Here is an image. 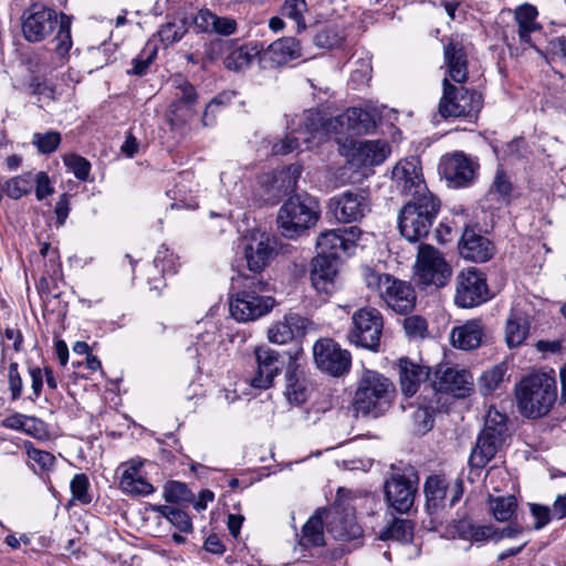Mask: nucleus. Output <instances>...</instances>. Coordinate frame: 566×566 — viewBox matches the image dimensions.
<instances>
[{"label": "nucleus", "mask_w": 566, "mask_h": 566, "mask_svg": "<svg viewBox=\"0 0 566 566\" xmlns=\"http://www.w3.org/2000/svg\"><path fill=\"white\" fill-rule=\"evenodd\" d=\"M157 55L156 46L147 45L133 61L132 70H128V74L142 76L146 74L148 67L154 62Z\"/></svg>", "instance_id": "603ef678"}, {"label": "nucleus", "mask_w": 566, "mask_h": 566, "mask_svg": "<svg viewBox=\"0 0 566 566\" xmlns=\"http://www.w3.org/2000/svg\"><path fill=\"white\" fill-rule=\"evenodd\" d=\"M174 101L170 103L166 118L172 129L181 128L195 118L197 92L186 78L178 76L172 80Z\"/></svg>", "instance_id": "4468645a"}, {"label": "nucleus", "mask_w": 566, "mask_h": 566, "mask_svg": "<svg viewBox=\"0 0 566 566\" xmlns=\"http://www.w3.org/2000/svg\"><path fill=\"white\" fill-rule=\"evenodd\" d=\"M64 164L77 179L83 181L87 179L91 170V164L85 158L75 154H70L64 157Z\"/></svg>", "instance_id": "4d7b16f0"}, {"label": "nucleus", "mask_w": 566, "mask_h": 566, "mask_svg": "<svg viewBox=\"0 0 566 566\" xmlns=\"http://www.w3.org/2000/svg\"><path fill=\"white\" fill-rule=\"evenodd\" d=\"M33 187V172L27 171L6 180L2 185L3 192L11 199L18 200L29 195Z\"/></svg>", "instance_id": "37998d69"}, {"label": "nucleus", "mask_w": 566, "mask_h": 566, "mask_svg": "<svg viewBox=\"0 0 566 566\" xmlns=\"http://www.w3.org/2000/svg\"><path fill=\"white\" fill-rule=\"evenodd\" d=\"M306 11L307 4L305 0H284L281 7L282 15L293 20L296 23L297 31H302L306 28L304 19Z\"/></svg>", "instance_id": "de8ad7c7"}, {"label": "nucleus", "mask_w": 566, "mask_h": 566, "mask_svg": "<svg viewBox=\"0 0 566 566\" xmlns=\"http://www.w3.org/2000/svg\"><path fill=\"white\" fill-rule=\"evenodd\" d=\"M459 250L464 259L473 262H485L494 252L492 242L470 227H467L462 233Z\"/></svg>", "instance_id": "c756f323"}, {"label": "nucleus", "mask_w": 566, "mask_h": 566, "mask_svg": "<svg viewBox=\"0 0 566 566\" xmlns=\"http://www.w3.org/2000/svg\"><path fill=\"white\" fill-rule=\"evenodd\" d=\"M505 438L499 432L490 433L489 429L482 430L478 436L475 447L471 451L470 465L478 469L484 468L494 458Z\"/></svg>", "instance_id": "473e14b6"}, {"label": "nucleus", "mask_w": 566, "mask_h": 566, "mask_svg": "<svg viewBox=\"0 0 566 566\" xmlns=\"http://www.w3.org/2000/svg\"><path fill=\"white\" fill-rule=\"evenodd\" d=\"M528 321L524 313L512 308L506 322L505 339L510 347L521 345L528 334Z\"/></svg>", "instance_id": "4c0bfd02"}, {"label": "nucleus", "mask_w": 566, "mask_h": 566, "mask_svg": "<svg viewBox=\"0 0 566 566\" xmlns=\"http://www.w3.org/2000/svg\"><path fill=\"white\" fill-rule=\"evenodd\" d=\"M316 366L331 376L339 377L350 369L352 355L331 338L318 339L313 346Z\"/></svg>", "instance_id": "a211bd4d"}, {"label": "nucleus", "mask_w": 566, "mask_h": 566, "mask_svg": "<svg viewBox=\"0 0 566 566\" xmlns=\"http://www.w3.org/2000/svg\"><path fill=\"white\" fill-rule=\"evenodd\" d=\"M444 65L447 67L448 80L457 83H465L469 76L468 53L462 43L458 39H450L443 49Z\"/></svg>", "instance_id": "bb28decb"}, {"label": "nucleus", "mask_w": 566, "mask_h": 566, "mask_svg": "<svg viewBox=\"0 0 566 566\" xmlns=\"http://www.w3.org/2000/svg\"><path fill=\"white\" fill-rule=\"evenodd\" d=\"M392 181L397 190L402 196L409 197L410 201L433 196L427 188L418 157L400 160L392 169Z\"/></svg>", "instance_id": "ddd939ff"}, {"label": "nucleus", "mask_w": 566, "mask_h": 566, "mask_svg": "<svg viewBox=\"0 0 566 566\" xmlns=\"http://www.w3.org/2000/svg\"><path fill=\"white\" fill-rule=\"evenodd\" d=\"M479 164L476 159L462 151L447 154L441 157L439 172L453 188H463L473 182Z\"/></svg>", "instance_id": "6ab92c4d"}, {"label": "nucleus", "mask_w": 566, "mask_h": 566, "mask_svg": "<svg viewBox=\"0 0 566 566\" xmlns=\"http://www.w3.org/2000/svg\"><path fill=\"white\" fill-rule=\"evenodd\" d=\"M234 95L235 94L233 92L226 91L213 97L205 108L201 119L203 126L213 125V118H210V111L213 108L224 109L231 103Z\"/></svg>", "instance_id": "6e6d98bb"}, {"label": "nucleus", "mask_w": 566, "mask_h": 566, "mask_svg": "<svg viewBox=\"0 0 566 566\" xmlns=\"http://www.w3.org/2000/svg\"><path fill=\"white\" fill-rule=\"evenodd\" d=\"M489 510L497 522H509L517 509V501L514 495L489 496Z\"/></svg>", "instance_id": "a19ab883"}, {"label": "nucleus", "mask_w": 566, "mask_h": 566, "mask_svg": "<svg viewBox=\"0 0 566 566\" xmlns=\"http://www.w3.org/2000/svg\"><path fill=\"white\" fill-rule=\"evenodd\" d=\"M382 328L381 313L374 307H361L352 316L347 339L358 347L376 352L380 345Z\"/></svg>", "instance_id": "1a4fd4ad"}, {"label": "nucleus", "mask_w": 566, "mask_h": 566, "mask_svg": "<svg viewBox=\"0 0 566 566\" xmlns=\"http://www.w3.org/2000/svg\"><path fill=\"white\" fill-rule=\"evenodd\" d=\"M216 15L217 14L209 9H201L196 14L193 23L199 31L211 33Z\"/></svg>", "instance_id": "338daca9"}, {"label": "nucleus", "mask_w": 566, "mask_h": 566, "mask_svg": "<svg viewBox=\"0 0 566 566\" xmlns=\"http://www.w3.org/2000/svg\"><path fill=\"white\" fill-rule=\"evenodd\" d=\"M381 112L376 107L363 109L349 107L343 114L325 119L317 109H305L292 119L293 130L312 138L324 134H368L376 126Z\"/></svg>", "instance_id": "f257e3e1"}, {"label": "nucleus", "mask_w": 566, "mask_h": 566, "mask_svg": "<svg viewBox=\"0 0 566 566\" xmlns=\"http://www.w3.org/2000/svg\"><path fill=\"white\" fill-rule=\"evenodd\" d=\"M238 28L237 21L229 17H219L216 15L213 22V29L211 33H217L220 35H232L235 33Z\"/></svg>", "instance_id": "69168bd1"}, {"label": "nucleus", "mask_w": 566, "mask_h": 566, "mask_svg": "<svg viewBox=\"0 0 566 566\" xmlns=\"http://www.w3.org/2000/svg\"><path fill=\"white\" fill-rule=\"evenodd\" d=\"M57 14L53 9L34 3L22 14V33L28 42H41L50 35L56 25Z\"/></svg>", "instance_id": "aec40b11"}, {"label": "nucleus", "mask_w": 566, "mask_h": 566, "mask_svg": "<svg viewBox=\"0 0 566 566\" xmlns=\"http://www.w3.org/2000/svg\"><path fill=\"white\" fill-rule=\"evenodd\" d=\"M258 54L255 48L243 44L231 50L224 57L223 64L226 69L240 72L249 67Z\"/></svg>", "instance_id": "ea45409f"}, {"label": "nucleus", "mask_w": 566, "mask_h": 566, "mask_svg": "<svg viewBox=\"0 0 566 566\" xmlns=\"http://www.w3.org/2000/svg\"><path fill=\"white\" fill-rule=\"evenodd\" d=\"M332 536L343 543H352L353 548L363 544V528L357 524L352 513H337L329 522L328 527Z\"/></svg>", "instance_id": "2f4dec72"}, {"label": "nucleus", "mask_w": 566, "mask_h": 566, "mask_svg": "<svg viewBox=\"0 0 566 566\" xmlns=\"http://www.w3.org/2000/svg\"><path fill=\"white\" fill-rule=\"evenodd\" d=\"M442 85L443 95L439 103V112L442 117L476 118L483 105V97L479 92L455 87L450 84L448 77L443 78Z\"/></svg>", "instance_id": "9d476101"}, {"label": "nucleus", "mask_w": 566, "mask_h": 566, "mask_svg": "<svg viewBox=\"0 0 566 566\" xmlns=\"http://www.w3.org/2000/svg\"><path fill=\"white\" fill-rule=\"evenodd\" d=\"M29 88L33 95H36L40 98L55 101L56 98H59V96L62 95L61 90H57L55 85L45 80H32L29 84Z\"/></svg>", "instance_id": "864d4df0"}, {"label": "nucleus", "mask_w": 566, "mask_h": 566, "mask_svg": "<svg viewBox=\"0 0 566 566\" xmlns=\"http://www.w3.org/2000/svg\"><path fill=\"white\" fill-rule=\"evenodd\" d=\"M33 186L35 198L39 201H42L54 193L53 182L45 171H39L35 175L33 174Z\"/></svg>", "instance_id": "052dcab7"}, {"label": "nucleus", "mask_w": 566, "mask_h": 566, "mask_svg": "<svg viewBox=\"0 0 566 566\" xmlns=\"http://www.w3.org/2000/svg\"><path fill=\"white\" fill-rule=\"evenodd\" d=\"M308 325V319L297 313H287L281 319L272 323L268 329L270 343L283 345L292 339L303 336Z\"/></svg>", "instance_id": "a878e982"}, {"label": "nucleus", "mask_w": 566, "mask_h": 566, "mask_svg": "<svg viewBox=\"0 0 566 566\" xmlns=\"http://www.w3.org/2000/svg\"><path fill=\"white\" fill-rule=\"evenodd\" d=\"M339 153L356 168L381 164L390 154L389 144H339Z\"/></svg>", "instance_id": "5701e85b"}, {"label": "nucleus", "mask_w": 566, "mask_h": 566, "mask_svg": "<svg viewBox=\"0 0 566 566\" xmlns=\"http://www.w3.org/2000/svg\"><path fill=\"white\" fill-rule=\"evenodd\" d=\"M254 356L256 373L251 379V386L259 389H268L281 371L280 355L268 346H260L255 348Z\"/></svg>", "instance_id": "393cba45"}, {"label": "nucleus", "mask_w": 566, "mask_h": 566, "mask_svg": "<svg viewBox=\"0 0 566 566\" xmlns=\"http://www.w3.org/2000/svg\"><path fill=\"white\" fill-rule=\"evenodd\" d=\"M328 210L338 222H358L370 211V202L363 191L346 190L328 200Z\"/></svg>", "instance_id": "f3484780"}, {"label": "nucleus", "mask_w": 566, "mask_h": 566, "mask_svg": "<svg viewBox=\"0 0 566 566\" xmlns=\"http://www.w3.org/2000/svg\"><path fill=\"white\" fill-rule=\"evenodd\" d=\"M419 475L417 470L408 465L395 472L385 483V496L389 507L398 513H408L415 503L418 492Z\"/></svg>", "instance_id": "9b49d317"}, {"label": "nucleus", "mask_w": 566, "mask_h": 566, "mask_svg": "<svg viewBox=\"0 0 566 566\" xmlns=\"http://www.w3.org/2000/svg\"><path fill=\"white\" fill-rule=\"evenodd\" d=\"M396 388L382 374L365 369L357 382L353 405L357 412L378 418L392 405Z\"/></svg>", "instance_id": "7ed1b4c3"}, {"label": "nucleus", "mask_w": 566, "mask_h": 566, "mask_svg": "<svg viewBox=\"0 0 566 566\" xmlns=\"http://www.w3.org/2000/svg\"><path fill=\"white\" fill-rule=\"evenodd\" d=\"M381 541H397L409 543L413 538V524L406 518H392V521L379 533Z\"/></svg>", "instance_id": "58836bf2"}, {"label": "nucleus", "mask_w": 566, "mask_h": 566, "mask_svg": "<svg viewBox=\"0 0 566 566\" xmlns=\"http://www.w3.org/2000/svg\"><path fill=\"white\" fill-rule=\"evenodd\" d=\"M324 514H326L325 510L316 511L302 527L297 548L304 558H319L331 562L340 558L345 552L349 551V548L325 549Z\"/></svg>", "instance_id": "6e6552de"}, {"label": "nucleus", "mask_w": 566, "mask_h": 566, "mask_svg": "<svg viewBox=\"0 0 566 566\" xmlns=\"http://www.w3.org/2000/svg\"><path fill=\"white\" fill-rule=\"evenodd\" d=\"M24 448L25 453L31 461V468L35 473L48 472L54 468L56 459L52 453L34 448L31 442L24 443Z\"/></svg>", "instance_id": "a18cd8bd"}, {"label": "nucleus", "mask_w": 566, "mask_h": 566, "mask_svg": "<svg viewBox=\"0 0 566 566\" xmlns=\"http://www.w3.org/2000/svg\"><path fill=\"white\" fill-rule=\"evenodd\" d=\"M287 399L291 402L301 405L306 400L304 385L296 378L294 373L286 374V391Z\"/></svg>", "instance_id": "13d9d810"}, {"label": "nucleus", "mask_w": 566, "mask_h": 566, "mask_svg": "<svg viewBox=\"0 0 566 566\" xmlns=\"http://www.w3.org/2000/svg\"><path fill=\"white\" fill-rule=\"evenodd\" d=\"M168 252V249L159 250L154 259V264L163 273H176L177 268L175 265L174 254H169Z\"/></svg>", "instance_id": "774afa93"}, {"label": "nucleus", "mask_w": 566, "mask_h": 566, "mask_svg": "<svg viewBox=\"0 0 566 566\" xmlns=\"http://www.w3.org/2000/svg\"><path fill=\"white\" fill-rule=\"evenodd\" d=\"M459 536L463 539L473 542H494L495 526L489 525H475L469 521H459L457 525Z\"/></svg>", "instance_id": "79ce46f5"}, {"label": "nucleus", "mask_w": 566, "mask_h": 566, "mask_svg": "<svg viewBox=\"0 0 566 566\" xmlns=\"http://www.w3.org/2000/svg\"><path fill=\"white\" fill-rule=\"evenodd\" d=\"M438 381L436 387L454 397H465L472 390L473 378L465 369L446 368L437 373Z\"/></svg>", "instance_id": "7c9ffc66"}, {"label": "nucleus", "mask_w": 566, "mask_h": 566, "mask_svg": "<svg viewBox=\"0 0 566 566\" xmlns=\"http://www.w3.org/2000/svg\"><path fill=\"white\" fill-rule=\"evenodd\" d=\"M153 510L163 515L170 524H172L180 532H192L191 518L185 511H181L169 505L154 506Z\"/></svg>", "instance_id": "c03bdc74"}, {"label": "nucleus", "mask_w": 566, "mask_h": 566, "mask_svg": "<svg viewBox=\"0 0 566 566\" xmlns=\"http://www.w3.org/2000/svg\"><path fill=\"white\" fill-rule=\"evenodd\" d=\"M300 175L301 170L298 167L289 166L279 172V175L275 177V182H279L281 180L282 185L279 186V189L282 192L286 193L295 189Z\"/></svg>", "instance_id": "680f3d73"}, {"label": "nucleus", "mask_w": 566, "mask_h": 566, "mask_svg": "<svg viewBox=\"0 0 566 566\" xmlns=\"http://www.w3.org/2000/svg\"><path fill=\"white\" fill-rule=\"evenodd\" d=\"M53 52L43 51L36 55V70L39 72H52L63 66L69 60V53L73 45L71 36V19L62 14L60 27L54 38Z\"/></svg>", "instance_id": "4be33fe9"}, {"label": "nucleus", "mask_w": 566, "mask_h": 566, "mask_svg": "<svg viewBox=\"0 0 566 566\" xmlns=\"http://www.w3.org/2000/svg\"><path fill=\"white\" fill-rule=\"evenodd\" d=\"M506 374V366L503 364L495 365L485 370L479 378V388L482 395H491L502 382Z\"/></svg>", "instance_id": "49530a36"}, {"label": "nucleus", "mask_w": 566, "mask_h": 566, "mask_svg": "<svg viewBox=\"0 0 566 566\" xmlns=\"http://www.w3.org/2000/svg\"><path fill=\"white\" fill-rule=\"evenodd\" d=\"M139 465L140 464L133 463L124 470L119 480V485L122 491L125 493L143 496L149 495L155 491V489L139 474Z\"/></svg>", "instance_id": "e433bc0d"}, {"label": "nucleus", "mask_w": 566, "mask_h": 566, "mask_svg": "<svg viewBox=\"0 0 566 566\" xmlns=\"http://www.w3.org/2000/svg\"><path fill=\"white\" fill-rule=\"evenodd\" d=\"M513 190L512 182L505 171L499 168L495 172L494 180L490 186L488 191V196L491 198H496L502 201H507L510 199L511 192Z\"/></svg>", "instance_id": "09e8293b"}, {"label": "nucleus", "mask_w": 566, "mask_h": 566, "mask_svg": "<svg viewBox=\"0 0 566 566\" xmlns=\"http://www.w3.org/2000/svg\"><path fill=\"white\" fill-rule=\"evenodd\" d=\"M426 505L430 514H436L446 507H453L463 494V483L457 480L452 485L439 475H430L424 482Z\"/></svg>", "instance_id": "412c9836"}, {"label": "nucleus", "mask_w": 566, "mask_h": 566, "mask_svg": "<svg viewBox=\"0 0 566 566\" xmlns=\"http://www.w3.org/2000/svg\"><path fill=\"white\" fill-rule=\"evenodd\" d=\"M8 385L11 392V400H18L22 396L23 380L19 373L18 363H11L8 368Z\"/></svg>", "instance_id": "e2e57ef3"}, {"label": "nucleus", "mask_w": 566, "mask_h": 566, "mask_svg": "<svg viewBox=\"0 0 566 566\" xmlns=\"http://www.w3.org/2000/svg\"><path fill=\"white\" fill-rule=\"evenodd\" d=\"M440 208L434 196L422 197L418 201L407 202L399 214L400 233L410 242H417L427 237Z\"/></svg>", "instance_id": "0eeeda50"}, {"label": "nucleus", "mask_w": 566, "mask_h": 566, "mask_svg": "<svg viewBox=\"0 0 566 566\" xmlns=\"http://www.w3.org/2000/svg\"><path fill=\"white\" fill-rule=\"evenodd\" d=\"M452 271L442 253L434 247L421 244L418 250L415 264V275L419 284L423 286H444Z\"/></svg>", "instance_id": "f8f14e48"}, {"label": "nucleus", "mask_w": 566, "mask_h": 566, "mask_svg": "<svg viewBox=\"0 0 566 566\" xmlns=\"http://www.w3.org/2000/svg\"><path fill=\"white\" fill-rule=\"evenodd\" d=\"M429 376V369L408 358L399 360V380L405 396H413Z\"/></svg>", "instance_id": "f704fd0d"}, {"label": "nucleus", "mask_w": 566, "mask_h": 566, "mask_svg": "<svg viewBox=\"0 0 566 566\" xmlns=\"http://www.w3.org/2000/svg\"><path fill=\"white\" fill-rule=\"evenodd\" d=\"M302 56L300 41L286 36L271 43L262 53L261 61L265 66L275 67L289 63Z\"/></svg>", "instance_id": "c85d7f7f"}, {"label": "nucleus", "mask_w": 566, "mask_h": 566, "mask_svg": "<svg viewBox=\"0 0 566 566\" xmlns=\"http://www.w3.org/2000/svg\"><path fill=\"white\" fill-rule=\"evenodd\" d=\"M364 281L368 290L397 314H407L415 308L417 295L409 282L388 273H379L371 268L364 269Z\"/></svg>", "instance_id": "39448f33"}, {"label": "nucleus", "mask_w": 566, "mask_h": 566, "mask_svg": "<svg viewBox=\"0 0 566 566\" xmlns=\"http://www.w3.org/2000/svg\"><path fill=\"white\" fill-rule=\"evenodd\" d=\"M338 272V260L316 255L312 261L311 281L318 293L332 294L336 289V276Z\"/></svg>", "instance_id": "cd10ccee"}, {"label": "nucleus", "mask_w": 566, "mask_h": 566, "mask_svg": "<svg viewBox=\"0 0 566 566\" xmlns=\"http://www.w3.org/2000/svg\"><path fill=\"white\" fill-rule=\"evenodd\" d=\"M274 253V248L271 238L265 232L252 231L247 238L244 248V255L247 264L253 275H260L269 264L270 259Z\"/></svg>", "instance_id": "b1692460"}, {"label": "nucleus", "mask_w": 566, "mask_h": 566, "mask_svg": "<svg viewBox=\"0 0 566 566\" xmlns=\"http://www.w3.org/2000/svg\"><path fill=\"white\" fill-rule=\"evenodd\" d=\"M360 235L361 230L356 226L322 232L316 240L317 255H326L334 260L350 255Z\"/></svg>", "instance_id": "dca6fc26"}, {"label": "nucleus", "mask_w": 566, "mask_h": 566, "mask_svg": "<svg viewBox=\"0 0 566 566\" xmlns=\"http://www.w3.org/2000/svg\"><path fill=\"white\" fill-rule=\"evenodd\" d=\"M507 418L504 413L497 410L490 409L485 417V424L483 430H488L490 433H501L502 437L507 436Z\"/></svg>", "instance_id": "bf43d9fd"}, {"label": "nucleus", "mask_w": 566, "mask_h": 566, "mask_svg": "<svg viewBox=\"0 0 566 566\" xmlns=\"http://www.w3.org/2000/svg\"><path fill=\"white\" fill-rule=\"evenodd\" d=\"M241 290L230 298L231 316L241 323L253 322L269 314L275 305L270 284L261 275H243L239 280Z\"/></svg>", "instance_id": "f03ea898"}, {"label": "nucleus", "mask_w": 566, "mask_h": 566, "mask_svg": "<svg viewBox=\"0 0 566 566\" xmlns=\"http://www.w3.org/2000/svg\"><path fill=\"white\" fill-rule=\"evenodd\" d=\"M538 17L537 9L528 3L518 6L514 11V20L517 23L518 40L523 44L534 46L531 34L542 30V25L536 21Z\"/></svg>", "instance_id": "c9c22d12"}, {"label": "nucleus", "mask_w": 566, "mask_h": 566, "mask_svg": "<svg viewBox=\"0 0 566 566\" xmlns=\"http://www.w3.org/2000/svg\"><path fill=\"white\" fill-rule=\"evenodd\" d=\"M515 392L522 415L528 418L542 417L556 400V381L548 374H533L521 380Z\"/></svg>", "instance_id": "20e7f679"}, {"label": "nucleus", "mask_w": 566, "mask_h": 566, "mask_svg": "<svg viewBox=\"0 0 566 566\" xmlns=\"http://www.w3.org/2000/svg\"><path fill=\"white\" fill-rule=\"evenodd\" d=\"M455 304L463 308L479 306L490 298L486 279L475 268L462 270L455 280Z\"/></svg>", "instance_id": "2eb2a0df"}, {"label": "nucleus", "mask_w": 566, "mask_h": 566, "mask_svg": "<svg viewBox=\"0 0 566 566\" xmlns=\"http://www.w3.org/2000/svg\"><path fill=\"white\" fill-rule=\"evenodd\" d=\"M403 329L410 339H423L428 336L427 319L420 315L407 316L403 319Z\"/></svg>", "instance_id": "3c124183"}, {"label": "nucleus", "mask_w": 566, "mask_h": 566, "mask_svg": "<svg viewBox=\"0 0 566 566\" xmlns=\"http://www.w3.org/2000/svg\"><path fill=\"white\" fill-rule=\"evenodd\" d=\"M319 217L318 202L300 195L289 198L277 213V226L283 237L295 239L313 227Z\"/></svg>", "instance_id": "423d86ee"}, {"label": "nucleus", "mask_w": 566, "mask_h": 566, "mask_svg": "<svg viewBox=\"0 0 566 566\" xmlns=\"http://www.w3.org/2000/svg\"><path fill=\"white\" fill-rule=\"evenodd\" d=\"M484 336V325L481 319H470L460 326L452 328L450 334L453 347L462 350L478 348Z\"/></svg>", "instance_id": "72a5a7b5"}, {"label": "nucleus", "mask_w": 566, "mask_h": 566, "mask_svg": "<svg viewBox=\"0 0 566 566\" xmlns=\"http://www.w3.org/2000/svg\"><path fill=\"white\" fill-rule=\"evenodd\" d=\"M190 495L191 493L187 485L179 481H170L165 485L164 489V499L169 503L188 501Z\"/></svg>", "instance_id": "5fc2aeb1"}, {"label": "nucleus", "mask_w": 566, "mask_h": 566, "mask_svg": "<svg viewBox=\"0 0 566 566\" xmlns=\"http://www.w3.org/2000/svg\"><path fill=\"white\" fill-rule=\"evenodd\" d=\"M185 34V28L182 25L176 24L174 22H168L164 24L159 31L158 35L160 38V41L165 45L172 44L177 41H179Z\"/></svg>", "instance_id": "0e129e2a"}, {"label": "nucleus", "mask_w": 566, "mask_h": 566, "mask_svg": "<svg viewBox=\"0 0 566 566\" xmlns=\"http://www.w3.org/2000/svg\"><path fill=\"white\" fill-rule=\"evenodd\" d=\"M71 493L72 497L78 501L81 504H90L92 502V496L88 492L90 481L86 474L78 473L73 476L71 480Z\"/></svg>", "instance_id": "8fccbe9b"}]
</instances>
